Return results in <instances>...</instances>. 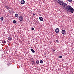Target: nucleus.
Segmentation results:
<instances>
[{
	"instance_id": "obj_21",
	"label": "nucleus",
	"mask_w": 74,
	"mask_h": 74,
	"mask_svg": "<svg viewBox=\"0 0 74 74\" xmlns=\"http://www.w3.org/2000/svg\"><path fill=\"white\" fill-rule=\"evenodd\" d=\"M34 28L32 27V30H34Z\"/></svg>"
},
{
	"instance_id": "obj_6",
	"label": "nucleus",
	"mask_w": 74,
	"mask_h": 74,
	"mask_svg": "<svg viewBox=\"0 0 74 74\" xmlns=\"http://www.w3.org/2000/svg\"><path fill=\"white\" fill-rule=\"evenodd\" d=\"M55 32L57 33H58L59 32V28H57L55 29Z\"/></svg>"
},
{
	"instance_id": "obj_5",
	"label": "nucleus",
	"mask_w": 74,
	"mask_h": 74,
	"mask_svg": "<svg viewBox=\"0 0 74 74\" xmlns=\"http://www.w3.org/2000/svg\"><path fill=\"white\" fill-rule=\"evenodd\" d=\"M57 2L58 4H60V5H61L62 4V3H63V1L59 0H58Z\"/></svg>"
},
{
	"instance_id": "obj_9",
	"label": "nucleus",
	"mask_w": 74,
	"mask_h": 74,
	"mask_svg": "<svg viewBox=\"0 0 74 74\" xmlns=\"http://www.w3.org/2000/svg\"><path fill=\"white\" fill-rule=\"evenodd\" d=\"M8 39L9 40V41H11V40H12V38L10 37H9L8 38Z\"/></svg>"
},
{
	"instance_id": "obj_2",
	"label": "nucleus",
	"mask_w": 74,
	"mask_h": 74,
	"mask_svg": "<svg viewBox=\"0 0 74 74\" xmlns=\"http://www.w3.org/2000/svg\"><path fill=\"white\" fill-rule=\"evenodd\" d=\"M71 8V6L70 5H68L66 7V9L65 10V11H67L68 12L70 10Z\"/></svg>"
},
{
	"instance_id": "obj_17",
	"label": "nucleus",
	"mask_w": 74,
	"mask_h": 74,
	"mask_svg": "<svg viewBox=\"0 0 74 74\" xmlns=\"http://www.w3.org/2000/svg\"><path fill=\"white\" fill-rule=\"evenodd\" d=\"M31 62H32V64H34L35 63V62H34V61H32Z\"/></svg>"
},
{
	"instance_id": "obj_16",
	"label": "nucleus",
	"mask_w": 74,
	"mask_h": 74,
	"mask_svg": "<svg viewBox=\"0 0 74 74\" xmlns=\"http://www.w3.org/2000/svg\"><path fill=\"white\" fill-rule=\"evenodd\" d=\"M18 14H15V16L16 17H18Z\"/></svg>"
},
{
	"instance_id": "obj_11",
	"label": "nucleus",
	"mask_w": 74,
	"mask_h": 74,
	"mask_svg": "<svg viewBox=\"0 0 74 74\" xmlns=\"http://www.w3.org/2000/svg\"><path fill=\"white\" fill-rule=\"evenodd\" d=\"M31 50L32 52H33V53H34V52H35V51H34V50L33 49H31Z\"/></svg>"
},
{
	"instance_id": "obj_12",
	"label": "nucleus",
	"mask_w": 74,
	"mask_h": 74,
	"mask_svg": "<svg viewBox=\"0 0 74 74\" xmlns=\"http://www.w3.org/2000/svg\"><path fill=\"white\" fill-rule=\"evenodd\" d=\"M5 8H6V9H7V10H10V8L8 7V6H5Z\"/></svg>"
},
{
	"instance_id": "obj_4",
	"label": "nucleus",
	"mask_w": 74,
	"mask_h": 74,
	"mask_svg": "<svg viewBox=\"0 0 74 74\" xmlns=\"http://www.w3.org/2000/svg\"><path fill=\"white\" fill-rule=\"evenodd\" d=\"M74 9H73L72 7H71V9H70L69 12H71V13H73V12H74Z\"/></svg>"
},
{
	"instance_id": "obj_25",
	"label": "nucleus",
	"mask_w": 74,
	"mask_h": 74,
	"mask_svg": "<svg viewBox=\"0 0 74 74\" xmlns=\"http://www.w3.org/2000/svg\"><path fill=\"white\" fill-rule=\"evenodd\" d=\"M55 1H56H56H58V0H54Z\"/></svg>"
},
{
	"instance_id": "obj_18",
	"label": "nucleus",
	"mask_w": 74,
	"mask_h": 74,
	"mask_svg": "<svg viewBox=\"0 0 74 74\" xmlns=\"http://www.w3.org/2000/svg\"><path fill=\"white\" fill-rule=\"evenodd\" d=\"M6 42L5 41V40H4V42H2L3 44H5Z\"/></svg>"
},
{
	"instance_id": "obj_20",
	"label": "nucleus",
	"mask_w": 74,
	"mask_h": 74,
	"mask_svg": "<svg viewBox=\"0 0 74 74\" xmlns=\"http://www.w3.org/2000/svg\"><path fill=\"white\" fill-rule=\"evenodd\" d=\"M69 2H71L72 1V0H68Z\"/></svg>"
},
{
	"instance_id": "obj_24",
	"label": "nucleus",
	"mask_w": 74,
	"mask_h": 74,
	"mask_svg": "<svg viewBox=\"0 0 74 74\" xmlns=\"http://www.w3.org/2000/svg\"><path fill=\"white\" fill-rule=\"evenodd\" d=\"M44 55H47V53H44Z\"/></svg>"
},
{
	"instance_id": "obj_22",
	"label": "nucleus",
	"mask_w": 74,
	"mask_h": 74,
	"mask_svg": "<svg viewBox=\"0 0 74 74\" xmlns=\"http://www.w3.org/2000/svg\"><path fill=\"white\" fill-rule=\"evenodd\" d=\"M60 58H62V56H59Z\"/></svg>"
},
{
	"instance_id": "obj_1",
	"label": "nucleus",
	"mask_w": 74,
	"mask_h": 74,
	"mask_svg": "<svg viewBox=\"0 0 74 74\" xmlns=\"http://www.w3.org/2000/svg\"><path fill=\"white\" fill-rule=\"evenodd\" d=\"M61 5H62V8L64 10H66V8H67V7L68 6L67 5V3L64 2H63V3L62 2Z\"/></svg>"
},
{
	"instance_id": "obj_8",
	"label": "nucleus",
	"mask_w": 74,
	"mask_h": 74,
	"mask_svg": "<svg viewBox=\"0 0 74 74\" xmlns=\"http://www.w3.org/2000/svg\"><path fill=\"white\" fill-rule=\"evenodd\" d=\"M39 18L40 21H43V18L42 17H40Z\"/></svg>"
},
{
	"instance_id": "obj_13",
	"label": "nucleus",
	"mask_w": 74,
	"mask_h": 74,
	"mask_svg": "<svg viewBox=\"0 0 74 74\" xmlns=\"http://www.w3.org/2000/svg\"><path fill=\"white\" fill-rule=\"evenodd\" d=\"M13 23H14L15 24V23H16V21H15V20H14L13 21Z\"/></svg>"
},
{
	"instance_id": "obj_23",
	"label": "nucleus",
	"mask_w": 74,
	"mask_h": 74,
	"mask_svg": "<svg viewBox=\"0 0 74 74\" xmlns=\"http://www.w3.org/2000/svg\"><path fill=\"white\" fill-rule=\"evenodd\" d=\"M56 42H58V40H56Z\"/></svg>"
},
{
	"instance_id": "obj_26",
	"label": "nucleus",
	"mask_w": 74,
	"mask_h": 74,
	"mask_svg": "<svg viewBox=\"0 0 74 74\" xmlns=\"http://www.w3.org/2000/svg\"><path fill=\"white\" fill-rule=\"evenodd\" d=\"M33 16H35V14H34V13L33 14Z\"/></svg>"
},
{
	"instance_id": "obj_3",
	"label": "nucleus",
	"mask_w": 74,
	"mask_h": 74,
	"mask_svg": "<svg viewBox=\"0 0 74 74\" xmlns=\"http://www.w3.org/2000/svg\"><path fill=\"white\" fill-rule=\"evenodd\" d=\"M18 19L20 21H22L23 20V18L22 16H20L18 17Z\"/></svg>"
},
{
	"instance_id": "obj_15",
	"label": "nucleus",
	"mask_w": 74,
	"mask_h": 74,
	"mask_svg": "<svg viewBox=\"0 0 74 74\" xmlns=\"http://www.w3.org/2000/svg\"><path fill=\"white\" fill-rule=\"evenodd\" d=\"M40 63H44V62L43 61L41 60L40 61Z\"/></svg>"
},
{
	"instance_id": "obj_7",
	"label": "nucleus",
	"mask_w": 74,
	"mask_h": 74,
	"mask_svg": "<svg viewBox=\"0 0 74 74\" xmlns=\"http://www.w3.org/2000/svg\"><path fill=\"white\" fill-rule=\"evenodd\" d=\"M25 1L23 0H21V3L22 4H25Z\"/></svg>"
},
{
	"instance_id": "obj_10",
	"label": "nucleus",
	"mask_w": 74,
	"mask_h": 74,
	"mask_svg": "<svg viewBox=\"0 0 74 74\" xmlns=\"http://www.w3.org/2000/svg\"><path fill=\"white\" fill-rule=\"evenodd\" d=\"M65 32H66V31H65V30H62V34H64Z\"/></svg>"
},
{
	"instance_id": "obj_14",
	"label": "nucleus",
	"mask_w": 74,
	"mask_h": 74,
	"mask_svg": "<svg viewBox=\"0 0 74 74\" xmlns=\"http://www.w3.org/2000/svg\"><path fill=\"white\" fill-rule=\"evenodd\" d=\"M39 62H40L38 60H37L36 61V63L37 64H39Z\"/></svg>"
},
{
	"instance_id": "obj_19",
	"label": "nucleus",
	"mask_w": 74,
	"mask_h": 74,
	"mask_svg": "<svg viewBox=\"0 0 74 74\" xmlns=\"http://www.w3.org/2000/svg\"><path fill=\"white\" fill-rule=\"evenodd\" d=\"M0 19L1 20H3V19H4V18H3V17H1Z\"/></svg>"
}]
</instances>
